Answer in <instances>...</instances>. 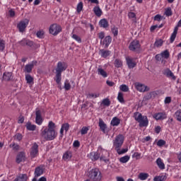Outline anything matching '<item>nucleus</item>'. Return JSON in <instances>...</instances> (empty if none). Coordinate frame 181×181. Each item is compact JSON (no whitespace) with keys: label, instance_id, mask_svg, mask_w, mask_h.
Masks as SVG:
<instances>
[{"label":"nucleus","instance_id":"nucleus-1","mask_svg":"<svg viewBox=\"0 0 181 181\" xmlns=\"http://www.w3.org/2000/svg\"><path fill=\"white\" fill-rule=\"evenodd\" d=\"M67 64L64 62H58L57 67L55 69V77L54 78V81L57 84H62V73L67 70Z\"/></svg>","mask_w":181,"mask_h":181},{"label":"nucleus","instance_id":"nucleus-2","mask_svg":"<svg viewBox=\"0 0 181 181\" xmlns=\"http://www.w3.org/2000/svg\"><path fill=\"white\" fill-rule=\"evenodd\" d=\"M134 118L135 121H137L140 128L146 127L149 125V120L148 117L142 115L140 112H136L134 113Z\"/></svg>","mask_w":181,"mask_h":181},{"label":"nucleus","instance_id":"nucleus-3","mask_svg":"<svg viewBox=\"0 0 181 181\" xmlns=\"http://www.w3.org/2000/svg\"><path fill=\"white\" fill-rule=\"evenodd\" d=\"M87 176L92 181L103 180V174L98 168H93L88 172Z\"/></svg>","mask_w":181,"mask_h":181},{"label":"nucleus","instance_id":"nucleus-4","mask_svg":"<svg viewBox=\"0 0 181 181\" xmlns=\"http://www.w3.org/2000/svg\"><path fill=\"white\" fill-rule=\"evenodd\" d=\"M40 135L45 141H53L57 136V133L56 130H50L46 127L41 130Z\"/></svg>","mask_w":181,"mask_h":181},{"label":"nucleus","instance_id":"nucleus-5","mask_svg":"<svg viewBox=\"0 0 181 181\" xmlns=\"http://www.w3.org/2000/svg\"><path fill=\"white\" fill-rule=\"evenodd\" d=\"M124 141L125 137L124 136V134H119L116 136V137L113 140V148H115V151L117 149H121V148H122V146L124 145Z\"/></svg>","mask_w":181,"mask_h":181},{"label":"nucleus","instance_id":"nucleus-6","mask_svg":"<svg viewBox=\"0 0 181 181\" xmlns=\"http://www.w3.org/2000/svg\"><path fill=\"white\" fill-rule=\"evenodd\" d=\"M49 33L53 36H57L62 32V26L57 23L52 24L49 27Z\"/></svg>","mask_w":181,"mask_h":181},{"label":"nucleus","instance_id":"nucleus-7","mask_svg":"<svg viewBox=\"0 0 181 181\" xmlns=\"http://www.w3.org/2000/svg\"><path fill=\"white\" fill-rule=\"evenodd\" d=\"M129 49L131 52H141V44L139 43V40H133L129 45Z\"/></svg>","mask_w":181,"mask_h":181},{"label":"nucleus","instance_id":"nucleus-8","mask_svg":"<svg viewBox=\"0 0 181 181\" xmlns=\"http://www.w3.org/2000/svg\"><path fill=\"white\" fill-rule=\"evenodd\" d=\"M153 119H156V121H164V119L168 118V113H166L165 110L158 112L153 115Z\"/></svg>","mask_w":181,"mask_h":181},{"label":"nucleus","instance_id":"nucleus-9","mask_svg":"<svg viewBox=\"0 0 181 181\" xmlns=\"http://www.w3.org/2000/svg\"><path fill=\"white\" fill-rule=\"evenodd\" d=\"M35 124L37 125H42L43 124V118L42 117V111L40 110H36L35 112Z\"/></svg>","mask_w":181,"mask_h":181},{"label":"nucleus","instance_id":"nucleus-10","mask_svg":"<svg viewBox=\"0 0 181 181\" xmlns=\"http://www.w3.org/2000/svg\"><path fill=\"white\" fill-rule=\"evenodd\" d=\"M135 88L137 91H139V93H145L146 91H149V87L141 83H136L135 84Z\"/></svg>","mask_w":181,"mask_h":181},{"label":"nucleus","instance_id":"nucleus-11","mask_svg":"<svg viewBox=\"0 0 181 181\" xmlns=\"http://www.w3.org/2000/svg\"><path fill=\"white\" fill-rule=\"evenodd\" d=\"M179 28H181V23H178L174 28L173 33L171 34L170 37V43H173L175 40L176 39V36L177 35V30H179Z\"/></svg>","mask_w":181,"mask_h":181},{"label":"nucleus","instance_id":"nucleus-12","mask_svg":"<svg viewBox=\"0 0 181 181\" xmlns=\"http://www.w3.org/2000/svg\"><path fill=\"white\" fill-rule=\"evenodd\" d=\"M126 63L129 69H134L136 66V62H135L134 58L131 57H126Z\"/></svg>","mask_w":181,"mask_h":181},{"label":"nucleus","instance_id":"nucleus-13","mask_svg":"<svg viewBox=\"0 0 181 181\" xmlns=\"http://www.w3.org/2000/svg\"><path fill=\"white\" fill-rule=\"evenodd\" d=\"M44 172H45V167H43V165H40L35 168V173H34L35 177H39L40 176H42Z\"/></svg>","mask_w":181,"mask_h":181},{"label":"nucleus","instance_id":"nucleus-14","mask_svg":"<svg viewBox=\"0 0 181 181\" xmlns=\"http://www.w3.org/2000/svg\"><path fill=\"white\" fill-rule=\"evenodd\" d=\"M37 64V61H33L31 64H26L25 66V71L26 73H32L33 67Z\"/></svg>","mask_w":181,"mask_h":181},{"label":"nucleus","instance_id":"nucleus-15","mask_svg":"<svg viewBox=\"0 0 181 181\" xmlns=\"http://www.w3.org/2000/svg\"><path fill=\"white\" fill-rule=\"evenodd\" d=\"M99 127L100 131H102L103 134H108V132H107V124H105V122H104V120L102 119H99Z\"/></svg>","mask_w":181,"mask_h":181},{"label":"nucleus","instance_id":"nucleus-16","mask_svg":"<svg viewBox=\"0 0 181 181\" xmlns=\"http://www.w3.org/2000/svg\"><path fill=\"white\" fill-rule=\"evenodd\" d=\"M38 152H39V146L37 145V144L34 143L31 148L30 155L33 158H35V156L37 155Z\"/></svg>","mask_w":181,"mask_h":181},{"label":"nucleus","instance_id":"nucleus-17","mask_svg":"<svg viewBox=\"0 0 181 181\" xmlns=\"http://www.w3.org/2000/svg\"><path fill=\"white\" fill-rule=\"evenodd\" d=\"M103 155L105 156H101L100 160H103L105 163H108L110 162V158H110V153L107 151H104Z\"/></svg>","mask_w":181,"mask_h":181},{"label":"nucleus","instance_id":"nucleus-18","mask_svg":"<svg viewBox=\"0 0 181 181\" xmlns=\"http://www.w3.org/2000/svg\"><path fill=\"white\" fill-rule=\"evenodd\" d=\"M163 74L165 76H166V77H168V78H173V80H176V76H175V74H173V72H172V71H170V69H166L164 72Z\"/></svg>","mask_w":181,"mask_h":181},{"label":"nucleus","instance_id":"nucleus-19","mask_svg":"<svg viewBox=\"0 0 181 181\" xmlns=\"http://www.w3.org/2000/svg\"><path fill=\"white\" fill-rule=\"evenodd\" d=\"M25 160V153L20 152L18 153L16 159V163H21V162H23Z\"/></svg>","mask_w":181,"mask_h":181},{"label":"nucleus","instance_id":"nucleus-20","mask_svg":"<svg viewBox=\"0 0 181 181\" xmlns=\"http://www.w3.org/2000/svg\"><path fill=\"white\" fill-rule=\"evenodd\" d=\"M99 54H100L101 57L103 59H107L110 54H111V51L105 50V49H100Z\"/></svg>","mask_w":181,"mask_h":181},{"label":"nucleus","instance_id":"nucleus-21","mask_svg":"<svg viewBox=\"0 0 181 181\" xmlns=\"http://www.w3.org/2000/svg\"><path fill=\"white\" fill-rule=\"evenodd\" d=\"M119 124H121V119L117 117H113L110 122L112 127H118Z\"/></svg>","mask_w":181,"mask_h":181},{"label":"nucleus","instance_id":"nucleus-22","mask_svg":"<svg viewBox=\"0 0 181 181\" xmlns=\"http://www.w3.org/2000/svg\"><path fill=\"white\" fill-rule=\"evenodd\" d=\"M71 158H73V154L71 153V151H66L62 156V159H64L65 161L70 160V159H71Z\"/></svg>","mask_w":181,"mask_h":181},{"label":"nucleus","instance_id":"nucleus-23","mask_svg":"<svg viewBox=\"0 0 181 181\" xmlns=\"http://www.w3.org/2000/svg\"><path fill=\"white\" fill-rule=\"evenodd\" d=\"M111 42H112V38L111 36L107 35L103 40V45H105V47H108L111 45Z\"/></svg>","mask_w":181,"mask_h":181},{"label":"nucleus","instance_id":"nucleus-24","mask_svg":"<svg viewBox=\"0 0 181 181\" xmlns=\"http://www.w3.org/2000/svg\"><path fill=\"white\" fill-rule=\"evenodd\" d=\"M3 80L5 81H11L12 80V73L11 72H6L3 74Z\"/></svg>","mask_w":181,"mask_h":181},{"label":"nucleus","instance_id":"nucleus-25","mask_svg":"<svg viewBox=\"0 0 181 181\" xmlns=\"http://www.w3.org/2000/svg\"><path fill=\"white\" fill-rule=\"evenodd\" d=\"M148 177H149V174L146 173H140L138 175V179H139L140 180H146V179H148Z\"/></svg>","mask_w":181,"mask_h":181},{"label":"nucleus","instance_id":"nucleus-26","mask_svg":"<svg viewBox=\"0 0 181 181\" xmlns=\"http://www.w3.org/2000/svg\"><path fill=\"white\" fill-rule=\"evenodd\" d=\"M27 27H28V24L26 23H18L17 25V28L19 32H21V33H23V32H25V30L26 29Z\"/></svg>","mask_w":181,"mask_h":181},{"label":"nucleus","instance_id":"nucleus-27","mask_svg":"<svg viewBox=\"0 0 181 181\" xmlns=\"http://www.w3.org/2000/svg\"><path fill=\"white\" fill-rule=\"evenodd\" d=\"M174 118L178 121V122H181V109L177 110L173 115Z\"/></svg>","mask_w":181,"mask_h":181},{"label":"nucleus","instance_id":"nucleus-28","mask_svg":"<svg viewBox=\"0 0 181 181\" xmlns=\"http://www.w3.org/2000/svg\"><path fill=\"white\" fill-rule=\"evenodd\" d=\"M157 166H158L159 169L163 170L165 169V163L162 160V158H158L156 160Z\"/></svg>","mask_w":181,"mask_h":181},{"label":"nucleus","instance_id":"nucleus-29","mask_svg":"<svg viewBox=\"0 0 181 181\" xmlns=\"http://www.w3.org/2000/svg\"><path fill=\"white\" fill-rule=\"evenodd\" d=\"M90 158L93 160H98L100 159V154L98 152H91L90 153Z\"/></svg>","mask_w":181,"mask_h":181},{"label":"nucleus","instance_id":"nucleus-30","mask_svg":"<svg viewBox=\"0 0 181 181\" xmlns=\"http://www.w3.org/2000/svg\"><path fill=\"white\" fill-rule=\"evenodd\" d=\"M25 127L28 131H36V125L32 124L30 122H27V124H25Z\"/></svg>","mask_w":181,"mask_h":181},{"label":"nucleus","instance_id":"nucleus-31","mask_svg":"<svg viewBox=\"0 0 181 181\" xmlns=\"http://www.w3.org/2000/svg\"><path fill=\"white\" fill-rule=\"evenodd\" d=\"M98 74L99 76H102V77H103L104 78H106V77H108V74H107V72L102 68L98 69Z\"/></svg>","mask_w":181,"mask_h":181},{"label":"nucleus","instance_id":"nucleus-32","mask_svg":"<svg viewBox=\"0 0 181 181\" xmlns=\"http://www.w3.org/2000/svg\"><path fill=\"white\" fill-rule=\"evenodd\" d=\"M93 12L96 16H101V15H103V11H101V8H100V6L94 7Z\"/></svg>","mask_w":181,"mask_h":181},{"label":"nucleus","instance_id":"nucleus-33","mask_svg":"<svg viewBox=\"0 0 181 181\" xmlns=\"http://www.w3.org/2000/svg\"><path fill=\"white\" fill-rule=\"evenodd\" d=\"M166 179H168L166 175H158L153 178V181H165Z\"/></svg>","mask_w":181,"mask_h":181},{"label":"nucleus","instance_id":"nucleus-34","mask_svg":"<svg viewBox=\"0 0 181 181\" xmlns=\"http://www.w3.org/2000/svg\"><path fill=\"white\" fill-rule=\"evenodd\" d=\"M129 159H131L129 156H124L119 158V162L120 163H127L129 161Z\"/></svg>","mask_w":181,"mask_h":181},{"label":"nucleus","instance_id":"nucleus-35","mask_svg":"<svg viewBox=\"0 0 181 181\" xmlns=\"http://www.w3.org/2000/svg\"><path fill=\"white\" fill-rule=\"evenodd\" d=\"M98 97H100V93H90L86 94V98H89V99H91V98H98Z\"/></svg>","mask_w":181,"mask_h":181},{"label":"nucleus","instance_id":"nucleus-36","mask_svg":"<svg viewBox=\"0 0 181 181\" xmlns=\"http://www.w3.org/2000/svg\"><path fill=\"white\" fill-rule=\"evenodd\" d=\"M111 32L113 36H115V37L118 36V27H116L115 25H112L111 27Z\"/></svg>","mask_w":181,"mask_h":181},{"label":"nucleus","instance_id":"nucleus-37","mask_svg":"<svg viewBox=\"0 0 181 181\" xmlns=\"http://www.w3.org/2000/svg\"><path fill=\"white\" fill-rule=\"evenodd\" d=\"M36 35L39 39H45V31L43 30H40L37 32Z\"/></svg>","mask_w":181,"mask_h":181},{"label":"nucleus","instance_id":"nucleus-38","mask_svg":"<svg viewBox=\"0 0 181 181\" xmlns=\"http://www.w3.org/2000/svg\"><path fill=\"white\" fill-rule=\"evenodd\" d=\"M47 129H49L51 131H55L56 124H54V122H53L52 121L49 122Z\"/></svg>","mask_w":181,"mask_h":181},{"label":"nucleus","instance_id":"nucleus-39","mask_svg":"<svg viewBox=\"0 0 181 181\" xmlns=\"http://www.w3.org/2000/svg\"><path fill=\"white\" fill-rule=\"evenodd\" d=\"M119 90L120 91H123V93H128V91H129V88L128 87V86L122 84L120 85Z\"/></svg>","mask_w":181,"mask_h":181},{"label":"nucleus","instance_id":"nucleus-40","mask_svg":"<svg viewBox=\"0 0 181 181\" xmlns=\"http://www.w3.org/2000/svg\"><path fill=\"white\" fill-rule=\"evenodd\" d=\"M117 100L122 104H124V103H125V100H124V94L122 93L121 92L118 93Z\"/></svg>","mask_w":181,"mask_h":181},{"label":"nucleus","instance_id":"nucleus-41","mask_svg":"<svg viewBox=\"0 0 181 181\" xmlns=\"http://www.w3.org/2000/svg\"><path fill=\"white\" fill-rule=\"evenodd\" d=\"M122 66V61L121 59H116L115 60V67H116L117 69H119L121 68Z\"/></svg>","mask_w":181,"mask_h":181},{"label":"nucleus","instance_id":"nucleus-42","mask_svg":"<svg viewBox=\"0 0 181 181\" xmlns=\"http://www.w3.org/2000/svg\"><path fill=\"white\" fill-rule=\"evenodd\" d=\"M117 153H118L119 155H124V153H127V152H128V148H117L115 150Z\"/></svg>","mask_w":181,"mask_h":181},{"label":"nucleus","instance_id":"nucleus-43","mask_svg":"<svg viewBox=\"0 0 181 181\" xmlns=\"http://www.w3.org/2000/svg\"><path fill=\"white\" fill-rule=\"evenodd\" d=\"M164 15H165V16H172V15H173V12L172 11V8L170 7H168L167 8H165V11L164 12Z\"/></svg>","mask_w":181,"mask_h":181},{"label":"nucleus","instance_id":"nucleus-44","mask_svg":"<svg viewBox=\"0 0 181 181\" xmlns=\"http://www.w3.org/2000/svg\"><path fill=\"white\" fill-rule=\"evenodd\" d=\"M64 88L66 91H69L71 88V85H70V82L67 79L64 82Z\"/></svg>","mask_w":181,"mask_h":181},{"label":"nucleus","instance_id":"nucleus-45","mask_svg":"<svg viewBox=\"0 0 181 181\" xmlns=\"http://www.w3.org/2000/svg\"><path fill=\"white\" fill-rule=\"evenodd\" d=\"M163 45V40L162 39L156 40L154 42L155 47H160Z\"/></svg>","mask_w":181,"mask_h":181},{"label":"nucleus","instance_id":"nucleus-46","mask_svg":"<svg viewBox=\"0 0 181 181\" xmlns=\"http://www.w3.org/2000/svg\"><path fill=\"white\" fill-rule=\"evenodd\" d=\"M103 105H105V107H110L111 105V101L108 98H105L102 101Z\"/></svg>","mask_w":181,"mask_h":181},{"label":"nucleus","instance_id":"nucleus-47","mask_svg":"<svg viewBox=\"0 0 181 181\" xmlns=\"http://www.w3.org/2000/svg\"><path fill=\"white\" fill-rule=\"evenodd\" d=\"M90 131V127H83L81 129V135H86Z\"/></svg>","mask_w":181,"mask_h":181},{"label":"nucleus","instance_id":"nucleus-48","mask_svg":"<svg viewBox=\"0 0 181 181\" xmlns=\"http://www.w3.org/2000/svg\"><path fill=\"white\" fill-rule=\"evenodd\" d=\"M25 80L28 84L33 83V77H32V76H30V74L25 75Z\"/></svg>","mask_w":181,"mask_h":181},{"label":"nucleus","instance_id":"nucleus-49","mask_svg":"<svg viewBox=\"0 0 181 181\" xmlns=\"http://www.w3.org/2000/svg\"><path fill=\"white\" fill-rule=\"evenodd\" d=\"M160 54H161V57H163L164 59H169V56H170V54H169V51L168 50H165Z\"/></svg>","mask_w":181,"mask_h":181},{"label":"nucleus","instance_id":"nucleus-50","mask_svg":"<svg viewBox=\"0 0 181 181\" xmlns=\"http://www.w3.org/2000/svg\"><path fill=\"white\" fill-rule=\"evenodd\" d=\"M62 128L65 131V132H68L69 129H70V124L69 123H65L62 125Z\"/></svg>","mask_w":181,"mask_h":181},{"label":"nucleus","instance_id":"nucleus-51","mask_svg":"<svg viewBox=\"0 0 181 181\" xmlns=\"http://www.w3.org/2000/svg\"><path fill=\"white\" fill-rule=\"evenodd\" d=\"M165 145H166V141L163 139H160L157 142V146H160V148Z\"/></svg>","mask_w":181,"mask_h":181},{"label":"nucleus","instance_id":"nucleus-52","mask_svg":"<svg viewBox=\"0 0 181 181\" xmlns=\"http://www.w3.org/2000/svg\"><path fill=\"white\" fill-rule=\"evenodd\" d=\"M5 49V41L4 40H0V50L4 52Z\"/></svg>","mask_w":181,"mask_h":181},{"label":"nucleus","instance_id":"nucleus-53","mask_svg":"<svg viewBox=\"0 0 181 181\" xmlns=\"http://www.w3.org/2000/svg\"><path fill=\"white\" fill-rule=\"evenodd\" d=\"M72 39H74V40L78 42V43H81V38L80 37H78V35H77L76 34H74L72 35Z\"/></svg>","mask_w":181,"mask_h":181},{"label":"nucleus","instance_id":"nucleus-54","mask_svg":"<svg viewBox=\"0 0 181 181\" xmlns=\"http://www.w3.org/2000/svg\"><path fill=\"white\" fill-rule=\"evenodd\" d=\"M10 148H13L14 151H19V145L15 144V143L10 144Z\"/></svg>","mask_w":181,"mask_h":181},{"label":"nucleus","instance_id":"nucleus-55","mask_svg":"<svg viewBox=\"0 0 181 181\" xmlns=\"http://www.w3.org/2000/svg\"><path fill=\"white\" fill-rule=\"evenodd\" d=\"M25 45L32 47V46H33V42L30 40H25Z\"/></svg>","mask_w":181,"mask_h":181},{"label":"nucleus","instance_id":"nucleus-56","mask_svg":"<svg viewBox=\"0 0 181 181\" xmlns=\"http://www.w3.org/2000/svg\"><path fill=\"white\" fill-rule=\"evenodd\" d=\"M163 18V17L159 14H157L154 16V21H157L158 22L162 21Z\"/></svg>","mask_w":181,"mask_h":181},{"label":"nucleus","instance_id":"nucleus-57","mask_svg":"<svg viewBox=\"0 0 181 181\" xmlns=\"http://www.w3.org/2000/svg\"><path fill=\"white\" fill-rule=\"evenodd\" d=\"M141 153H138V152H135L132 158H136V159H141Z\"/></svg>","mask_w":181,"mask_h":181},{"label":"nucleus","instance_id":"nucleus-58","mask_svg":"<svg viewBox=\"0 0 181 181\" xmlns=\"http://www.w3.org/2000/svg\"><path fill=\"white\" fill-rule=\"evenodd\" d=\"M15 138L18 141H22L23 136H22V134H21L20 133H18L17 134H16Z\"/></svg>","mask_w":181,"mask_h":181},{"label":"nucleus","instance_id":"nucleus-59","mask_svg":"<svg viewBox=\"0 0 181 181\" xmlns=\"http://www.w3.org/2000/svg\"><path fill=\"white\" fill-rule=\"evenodd\" d=\"M77 11L78 12H81V11H83V2L78 3L77 5Z\"/></svg>","mask_w":181,"mask_h":181},{"label":"nucleus","instance_id":"nucleus-60","mask_svg":"<svg viewBox=\"0 0 181 181\" xmlns=\"http://www.w3.org/2000/svg\"><path fill=\"white\" fill-rule=\"evenodd\" d=\"M98 37L102 41L104 37H105V33L104 32H100L98 34Z\"/></svg>","mask_w":181,"mask_h":181},{"label":"nucleus","instance_id":"nucleus-61","mask_svg":"<svg viewBox=\"0 0 181 181\" xmlns=\"http://www.w3.org/2000/svg\"><path fill=\"white\" fill-rule=\"evenodd\" d=\"M165 104H170L172 103V98L166 97L164 100Z\"/></svg>","mask_w":181,"mask_h":181},{"label":"nucleus","instance_id":"nucleus-62","mask_svg":"<svg viewBox=\"0 0 181 181\" xmlns=\"http://www.w3.org/2000/svg\"><path fill=\"white\" fill-rule=\"evenodd\" d=\"M154 131H155L156 134H160V131H162V128L160 127V126H157L155 127Z\"/></svg>","mask_w":181,"mask_h":181},{"label":"nucleus","instance_id":"nucleus-63","mask_svg":"<svg viewBox=\"0 0 181 181\" xmlns=\"http://www.w3.org/2000/svg\"><path fill=\"white\" fill-rule=\"evenodd\" d=\"M156 60H157V62H160L162 60V54H158L156 55L155 57Z\"/></svg>","mask_w":181,"mask_h":181},{"label":"nucleus","instance_id":"nucleus-64","mask_svg":"<svg viewBox=\"0 0 181 181\" xmlns=\"http://www.w3.org/2000/svg\"><path fill=\"white\" fill-rule=\"evenodd\" d=\"M74 148H78L80 146V141H74L73 144Z\"/></svg>","mask_w":181,"mask_h":181}]
</instances>
